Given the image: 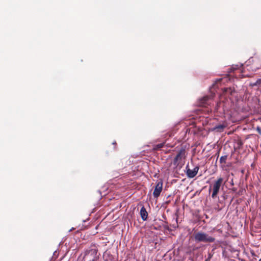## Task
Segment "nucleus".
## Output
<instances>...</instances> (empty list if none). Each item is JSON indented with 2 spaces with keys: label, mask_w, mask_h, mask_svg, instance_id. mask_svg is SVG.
I'll use <instances>...</instances> for the list:
<instances>
[{
  "label": "nucleus",
  "mask_w": 261,
  "mask_h": 261,
  "mask_svg": "<svg viewBox=\"0 0 261 261\" xmlns=\"http://www.w3.org/2000/svg\"><path fill=\"white\" fill-rule=\"evenodd\" d=\"M209 99V97L207 96L203 97L200 100V105L201 106H204L206 104H207Z\"/></svg>",
  "instance_id": "obj_9"
},
{
  "label": "nucleus",
  "mask_w": 261,
  "mask_h": 261,
  "mask_svg": "<svg viewBox=\"0 0 261 261\" xmlns=\"http://www.w3.org/2000/svg\"><path fill=\"white\" fill-rule=\"evenodd\" d=\"M257 130L259 134H261V129L259 127L257 128Z\"/></svg>",
  "instance_id": "obj_13"
},
{
  "label": "nucleus",
  "mask_w": 261,
  "mask_h": 261,
  "mask_svg": "<svg viewBox=\"0 0 261 261\" xmlns=\"http://www.w3.org/2000/svg\"><path fill=\"white\" fill-rule=\"evenodd\" d=\"M236 66H237V67L235 69H237V68H239V66L238 65H237Z\"/></svg>",
  "instance_id": "obj_14"
},
{
  "label": "nucleus",
  "mask_w": 261,
  "mask_h": 261,
  "mask_svg": "<svg viewBox=\"0 0 261 261\" xmlns=\"http://www.w3.org/2000/svg\"><path fill=\"white\" fill-rule=\"evenodd\" d=\"M224 127H225V126L223 125H219L216 126L215 129H218V130L221 131V130L223 129Z\"/></svg>",
  "instance_id": "obj_11"
},
{
  "label": "nucleus",
  "mask_w": 261,
  "mask_h": 261,
  "mask_svg": "<svg viewBox=\"0 0 261 261\" xmlns=\"http://www.w3.org/2000/svg\"><path fill=\"white\" fill-rule=\"evenodd\" d=\"M259 261H261V258L259 259Z\"/></svg>",
  "instance_id": "obj_15"
},
{
  "label": "nucleus",
  "mask_w": 261,
  "mask_h": 261,
  "mask_svg": "<svg viewBox=\"0 0 261 261\" xmlns=\"http://www.w3.org/2000/svg\"><path fill=\"white\" fill-rule=\"evenodd\" d=\"M164 146V143L158 144L155 146V148L156 149H160V148H162Z\"/></svg>",
  "instance_id": "obj_12"
},
{
  "label": "nucleus",
  "mask_w": 261,
  "mask_h": 261,
  "mask_svg": "<svg viewBox=\"0 0 261 261\" xmlns=\"http://www.w3.org/2000/svg\"><path fill=\"white\" fill-rule=\"evenodd\" d=\"M227 157V155L222 156L220 159V162L221 163H225Z\"/></svg>",
  "instance_id": "obj_10"
},
{
  "label": "nucleus",
  "mask_w": 261,
  "mask_h": 261,
  "mask_svg": "<svg viewBox=\"0 0 261 261\" xmlns=\"http://www.w3.org/2000/svg\"><path fill=\"white\" fill-rule=\"evenodd\" d=\"M96 252L95 250L91 251L86 254L84 256L85 260H90V261H95L96 258Z\"/></svg>",
  "instance_id": "obj_5"
},
{
  "label": "nucleus",
  "mask_w": 261,
  "mask_h": 261,
  "mask_svg": "<svg viewBox=\"0 0 261 261\" xmlns=\"http://www.w3.org/2000/svg\"><path fill=\"white\" fill-rule=\"evenodd\" d=\"M140 215L141 218L143 221H145L147 220L148 217V214L144 206H142L141 208Z\"/></svg>",
  "instance_id": "obj_7"
},
{
  "label": "nucleus",
  "mask_w": 261,
  "mask_h": 261,
  "mask_svg": "<svg viewBox=\"0 0 261 261\" xmlns=\"http://www.w3.org/2000/svg\"><path fill=\"white\" fill-rule=\"evenodd\" d=\"M222 180H217V181L215 183L213 186V193L212 195V197L213 198H214L216 195L217 194L219 189L220 187L221 186V181Z\"/></svg>",
  "instance_id": "obj_4"
},
{
  "label": "nucleus",
  "mask_w": 261,
  "mask_h": 261,
  "mask_svg": "<svg viewBox=\"0 0 261 261\" xmlns=\"http://www.w3.org/2000/svg\"><path fill=\"white\" fill-rule=\"evenodd\" d=\"M194 239L196 242H202L204 243H212L214 242L215 240L214 237L203 232H198L196 233L195 234Z\"/></svg>",
  "instance_id": "obj_1"
},
{
  "label": "nucleus",
  "mask_w": 261,
  "mask_h": 261,
  "mask_svg": "<svg viewBox=\"0 0 261 261\" xmlns=\"http://www.w3.org/2000/svg\"><path fill=\"white\" fill-rule=\"evenodd\" d=\"M199 170L198 166L195 167L193 169H188L187 174L189 178L194 177L197 173Z\"/></svg>",
  "instance_id": "obj_6"
},
{
  "label": "nucleus",
  "mask_w": 261,
  "mask_h": 261,
  "mask_svg": "<svg viewBox=\"0 0 261 261\" xmlns=\"http://www.w3.org/2000/svg\"><path fill=\"white\" fill-rule=\"evenodd\" d=\"M229 107L226 103L223 101H221L217 103L215 107V111L220 113H225L228 110Z\"/></svg>",
  "instance_id": "obj_2"
},
{
  "label": "nucleus",
  "mask_w": 261,
  "mask_h": 261,
  "mask_svg": "<svg viewBox=\"0 0 261 261\" xmlns=\"http://www.w3.org/2000/svg\"><path fill=\"white\" fill-rule=\"evenodd\" d=\"M185 155V150H181L178 153V154L176 155L174 159V163H176L178 160H181V158L184 156Z\"/></svg>",
  "instance_id": "obj_8"
},
{
  "label": "nucleus",
  "mask_w": 261,
  "mask_h": 261,
  "mask_svg": "<svg viewBox=\"0 0 261 261\" xmlns=\"http://www.w3.org/2000/svg\"><path fill=\"white\" fill-rule=\"evenodd\" d=\"M163 189V183L162 181H159L156 185L154 191L153 192V195L155 198H158L160 195L161 192Z\"/></svg>",
  "instance_id": "obj_3"
}]
</instances>
